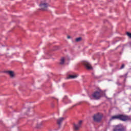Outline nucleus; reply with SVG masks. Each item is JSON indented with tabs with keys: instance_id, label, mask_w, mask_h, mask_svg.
I'll return each mask as SVG.
<instances>
[{
	"instance_id": "obj_1",
	"label": "nucleus",
	"mask_w": 131,
	"mask_h": 131,
	"mask_svg": "<svg viewBox=\"0 0 131 131\" xmlns=\"http://www.w3.org/2000/svg\"><path fill=\"white\" fill-rule=\"evenodd\" d=\"M116 119L121 120V121H126V120H129V117L124 115L119 114L112 116L110 120H115Z\"/></svg>"
},
{
	"instance_id": "obj_2",
	"label": "nucleus",
	"mask_w": 131,
	"mask_h": 131,
	"mask_svg": "<svg viewBox=\"0 0 131 131\" xmlns=\"http://www.w3.org/2000/svg\"><path fill=\"white\" fill-rule=\"evenodd\" d=\"M92 97L95 100H99L102 97V94L99 91H96L92 94Z\"/></svg>"
},
{
	"instance_id": "obj_3",
	"label": "nucleus",
	"mask_w": 131,
	"mask_h": 131,
	"mask_svg": "<svg viewBox=\"0 0 131 131\" xmlns=\"http://www.w3.org/2000/svg\"><path fill=\"white\" fill-rule=\"evenodd\" d=\"M102 115L97 114L93 116V120L95 122H100L102 120Z\"/></svg>"
},
{
	"instance_id": "obj_4",
	"label": "nucleus",
	"mask_w": 131,
	"mask_h": 131,
	"mask_svg": "<svg viewBox=\"0 0 131 131\" xmlns=\"http://www.w3.org/2000/svg\"><path fill=\"white\" fill-rule=\"evenodd\" d=\"M39 6L42 11H47L48 7L50 6V5H49L48 3H44L43 2H41Z\"/></svg>"
},
{
	"instance_id": "obj_5",
	"label": "nucleus",
	"mask_w": 131,
	"mask_h": 131,
	"mask_svg": "<svg viewBox=\"0 0 131 131\" xmlns=\"http://www.w3.org/2000/svg\"><path fill=\"white\" fill-rule=\"evenodd\" d=\"M113 131H124V127L121 124H119L115 126Z\"/></svg>"
},
{
	"instance_id": "obj_6",
	"label": "nucleus",
	"mask_w": 131,
	"mask_h": 131,
	"mask_svg": "<svg viewBox=\"0 0 131 131\" xmlns=\"http://www.w3.org/2000/svg\"><path fill=\"white\" fill-rule=\"evenodd\" d=\"M82 64L85 67L86 69H88V70H91V69H93L91 63L88 61H82Z\"/></svg>"
},
{
	"instance_id": "obj_7",
	"label": "nucleus",
	"mask_w": 131,
	"mask_h": 131,
	"mask_svg": "<svg viewBox=\"0 0 131 131\" xmlns=\"http://www.w3.org/2000/svg\"><path fill=\"white\" fill-rule=\"evenodd\" d=\"M82 123V121H79V122L78 123V124H74V129L75 130H79V128L80 126H81V124Z\"/></svg>"
},
{
	"instance_id": "obj_8",
	"label": "nucleus",
	"mask_w": 131,
	"mask_h": 131,
	"mask_svg": "<svg viewBox=\"0 0 131 131\" xmlns=\"http://www.w3.org/2000/svg\"><path fill=\"white\" fill-rule=\"evenodd\" d=\"M65 120V118L61 117L57 119V124H58L59 126H61L62 125V122Z\"/></svg>"
},
{
	"instance_id": "obj_9",
	"label": "nucleus",
	"mask_w": 131,
	"mask_h": 131,
	"mask_svg": "<svg viewBox=\"0 0 131 131\" xmlns=\"http://www.w3.org/2000/svg\"><path fill=\"white\" fill-rule=\"evenodd\" d=\"M7 73L10 75V77H15V74H14V72L12 71H8L7 72Z\"/></svg>"
},
{
	"instance_id": "obj_10",
	"label": "nucleus",
	"mask_w": 131,
	"mask_h": 131,
	"mask_svg": "<svg viewBox=\"0 0 131 131\" xmlns=\"http://www.w3.org/2000/svg\"><path fill=\"white\" fill-rule=\"evenodd\" d=\"M76 77H77V75H70L67 77V79L76 78Z\"/></svg>"
},
{
	"instance_id": "obj_11",
	"label": "nucleus",
	"mask_w": 131,
	"mask_h": 131,
	"mask_svg": "<svg viewBox=\"0 0 131 131\" xmlns=\"http://www.w3.org/2000/svg\"><path fill=\"white\" fill-rule=\"evenodd\" d=\"M65 62V58L64 57H62L61 59V61L60 62V65H63Z\"/></svg>"
},
{
	"instance_id": "obj_12",
	"label": "nucleus",
	"mask_w": 131,
	"mask_h": 131,
	"mask_svg": "<svg viewBox=\"0 0 131 131\" xmlns=\"http://www.w3.org/2000/svg\"><path fill=\"white\" fill-rule=\"evenodd\" d=\"M81 39H82L81 37H78V38H76L75 41L76 42H79V41H81Z\"/></svg>"
},
{
	"instance_id": "obj_13",
	"label": "nucleus",
	"mask_w": 131,
	"mask_h": 131,
	"mask_svg": "<svg viewBox=\"0 0 131 131\" xmlns=\"http://www.w3.org/2000/svg\"><path fill=\"white\" fill-rule=\"evenodd\" d=\"M126 34H127V36H129V37H130V38H131V33H130L127 32L126 33Z\"/></svg>"
},
{
	"instance_id": "obj_14",
	"label": "nucleus",
	"mask_w": 131,
	"mask_h": 131,
	"mask_svg": "<svg viewBox=\"0 0 131 131\" xmlns=\"http://www.w3.org/2000/svg\"><path fill=\"white\" fill-rule=\"evenodd\" d=\"M124 68V64H122L120 69H123Z\"/></svg>"
},
{
	"instance_id": "obj_15",
	"label": "nucleus",
	"mask_w": 131,
	"mask_h": 131,
	"mask_svg": "<svg viewBox=\"0 0 131 131\" xmlns=\"http://www.w3.org/2000/svg\"><path fill=\"white\" fill-rule=\"evenodd\" d=\"M42 124V123H40L39 124L37 125V127H39V126H40V125H41Z\"/></svg>"
},
{
	"instance_id": "obj_16",
	"label": "nucleus",
	"mask_w": 131,
	"mask_h": 131,
	"mask_svg": "<svg viewBox=\"0 0 131 131\" xmlns=\"http://www.w3.org/2000/svg\"><path fill=\"white\" fill-rule=\"evenodd\" d=\"M77 105H79V104L76 103V104L74 105L73 107H75L76 106H77Z\"/></svg>"
},
{
	"instance_id": "obj_17",
	"label": "nucleus",
	"mask_w": 131,
	"mask_h": 131,
	"mask_svg": "<svg viewBox=\"0 0 131 131\" xmlns=\"http://www.w3.org/2000/svg\"><path fill=\"white\" fill-rule=\"evenodd\" d=\"M66 99H67V96H64L63 100H66Z\"/></svg>"
},
{
	"instance_id": "obj_18",
	"label": "nucleus",
	"mask_w": 131,
	"mask_h": 131,
	"mask_svg": "<svg viewBox=\"0 0 131 131\" xmlns=\"http://www.w3.org/2000/svg\"><path fill=\"white\" fill-rule=\"evenodd\" d=\"M68 38H70V36H68Z\"/></svg>"
},
{
	"instance_id": "obj_19",
	"label": "nucleus",
	"mask_w": 131,
	"mask_h": 131,
	"mask_svg": "<svg viewBox=\"0 0 131 131\" xmlns=\"http://www.w3.org/2000/svg\"><path fill=\"white\" fill-rule=\"evenodd\" d=\"M70 103H71V100H70Z\"/></svg>"
}]
</instances>
